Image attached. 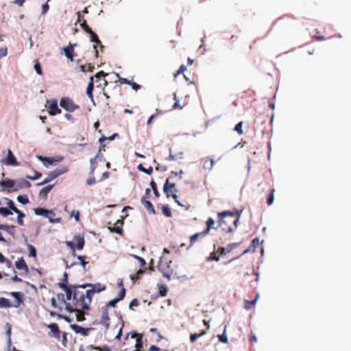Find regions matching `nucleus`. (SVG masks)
Here are the masks:
<instances>
[{"instance_id": "f257e3e1", "label": "nucleus", "mask_w": 351, "mask_h": 351, "mask_svg": "<svg viewBox=\"0 0 351 351\" xmlns=\"http://www.w3.org/2000/svg\"><path fill=\"white\" fill-rule=\"evenodd\" d=\"M85 285H76L71 290L72 306L77 309L89 310L92 302V297L88 289H86Z\"/></svg>"}, {"instance_id": "f03ea898", "label": "nucleus", "mask_w": 351, "mask_h": 351, "mask_svg": "<svg viewBox=\"0 0 351 351\" xmlns=\"http://www.w3.org/2000/svg\"><path fill=\"white\" fill-rule=\"evenodd\" d=\"M240 213L223 211L218 213L219 226L226 232H232L237 227Z\"/></svg>"}, {"instance_id": "7ed1b4c3", "label": "nucleus", "mask_w": 351, "mask_h": 351, "mask_svg": "<svg viewBox=\"0 0 351 351\" xmlns=\"http://www.w3.org/2000/svg\"><path fill=\"white\" fill-rule=\"evenodd\" d=\"M158 269L162 273V276L168 280H171L174 274V269L172 266V261L164 255L160 258Z\"/></svg>"}, {"instance_id": "20e7f679", "label": "nucleus", "mask_w": 351, "mask_h": 351, "mask_svg": "<svg viewBox=\"0 0 351 351\" xmlns=\"http://www.w3.org/2000/svg\"><path fill=\"white\" fill-rule=\"evenodd\" d=\"M15 299L14 302L12 304L10 300L5 298H0V308H19L23 302V294L21 292H11L10 293Z\"/></svg>"}, {"instance_id": "39448f33", "label": "nucleus", "mask_w": 351, "mask_h": 351, "mask_svg": "<svg viewBox=\"0 0 351 351\" xmlns=\"http://www.w3.org/2000/svg\"><path fill=\"white\" fill-rule=\"evenodd\" d=\"M182 173L183 171L182 170L178 173L176 171H171V176L166 180L162 189L163 192L166 194L167 197H169L172 193H176L178 192V189L176 187V184L170 182L172 176H178L179 175L180 179H181Z\"/></svg>"}, {"instance_id": "423d86ee", "label": "nucleus", "mask_w": 351, "mask_h": 351, "mask_svg": "<svg viewBox=\"0 0 351 351\" xmlns=\"http://www.w3.org/2000/svg\"><path fill=\"white\" fill-rule=\"evenodd\" d=\"M68 171L69 168L67 167L64 165L60 166L55 170L51 171L47 176V178L42 182L38 183L37 185L42 186L45 184H47L53 180L54 179H56L59 176L66 173Z\"/></svg>"}, {"instance_id": "0eeeda50", "label": "nucleus", "mask_w": 351, "mask_h": 351, "mask_svg": "<svg viewBox=\"0 0 351 351\" xmlns=\"http://www.w3.org/2000/svg\"><path fill=\"white\" fill-rule=\"evenodd\" d=\"M58 287L64 291L66 296V299L68 300H71V290L73 287H74L76 285H69L68 284V274L64 272L63 275V278L61 280V282H58Z\"/></svg>"}, {"instance_id": "6e6552de", "label": "nucleus", "mask_w": 351, "mask_h": 351, "mask_svg": "<svg viewBox=\"0 0 351 351\" xmlns=\"http://www.w3.org/2000/svg\"><path fill=\"white\" fill-rule=\"evenodd\" d=\"M60 106L69 112H74L80 108V106L74 103L69 97H64L60 100Z\"/></svg>"}, {"instance_id": "1a4fd4ad", "label": "nucleus", "mask_w": 351, "mask_h": 351, "mask_svg": "<svg viewBox=\"0 0 351 351\" xmlns=\"http://www.w3.org/2000/svg\"><path fill=\"white\" fill-rule=\"evenodd\" d=\"M56 297L57 301L65 308L66 311L69 313H73L75 311L72 304L70 302H66L68 300L63 293H58Z\"/></svg>"}, {"instance_id": "9d476101", "label": "nucleus", "mask_w": 351, "mask_h": 351, "mask_svg": "<svg viewBox=\"0 0 351 351\" xmlns=\"http://www.w3.org/2000/svg\"><path fill=\"white\" fill-rule=\"evenodd\" d=\"M109 321H110V317L108 315V311L106 308H105L102 310L101 319L100 321V323L105 326V330H104L105 335H107L108 330L110 328Z\"/></svg>"}, {"instance_id": "9b49d317", "label": "nucleus", "mask_w": 351, "mask_h": 351, "mask_svg": "<svg viewBox=\"0 0 351 351\" xmlns=\"http://www.w3.org/2000/svg\"><path fill=\"white\" fill-rule=\"evenodd\" d=\"M1 162L3 165H8V166H18L19 163L17 162V160L13 154L12 152L8 149V156L1 160Z\"/></svg>"}, {"instance_id": "f8f14e48", "label": "nucleus", "mask_w": 351, "mask_h": 351, "mask_svg": "<svg viewBox=\"0 0 351 351\" xmlns=\"http://www.w3.org/2000/svg\"><path fill=\"white\" fill-rule=\"evenodd\" d=\"M86 287H90V289H88L90 291V294L93 298V295L95 293H99L106 289V286L104 285H101V283L96 284H85Z\"/></svg>"}, {"instance_id": "ddd939ff", "label": "nucleus", "mask_w": 351, "mask_h": 351, "mask_svg": "<svg viewBox=\"0 0 351 351\" xmlns=\"http://www.w3.org/2000/svg\"><path fill=\"white\" fill-rule=\"evenodd\" d=\"M293 20V17L290 15H285L276 19L275 24L278 26L289 25Z\"/></svg>"}, {"instance_id": "4468645a", "label": "nucleus", "mask_w": 351, "mask_h": 351, "mask_svg": "<svg viewBox=\"0 0 351 351\" xmlns=\"http://www.w3.org/2000/svg\"><path fill=\"white\" fill-rule=\"evenodd\" d=\"M239 245V243H229L226 247H219L218 252L221 256H225Z\"/></svg>"}, {"instance_id": "2eb2a0df", "label": "nucleus", "mask_w": 351, "mask_h": 351, "mask_svg": "<svg viewBox=\"0 0 351 351\" xmlns=\"http://www.w3.org/2000/svg\"><path fill=\"white\" fill-rule=\"evenodd\" d=\"M76 44H69L67 47L64 48V51L66 57L71 61H73V58L76 55L74 51V47Z\"/></svg>"}, {"instance_id": "dca6fc26", "label": "nucleus", "mask_w": 351, "mask_h": 351, "mask_svg": "<svg viewBox=\"0 0 351 351\" xmlns=\"http://www.w3.org/2000/svg\"><path fill=\"white\" fill-rule=\"evenodd\" d=\"M16 182L10 179H6L0 182V186L4 189H8L9 192L13 191L12 190L16 187Z\"/></svg>"}, {"instance_id": "f3484780", "label": "nucleus", "mask_w": 351, "mask_h": 351, "mask_svg": "<svg viewBox=\"0 0 351 351\" xmlns=\"http://www.w3.org/2000/svg\"><path fill=\"white\" fill-rule=\"evenodd\" d=\"M48 112L49 114L54 116L61 113V110L58 106V103L56 100H53L48 107Z\"/></svg>"}, {"instance_id": "a211bd4d", "label": "nucleus", "mask_w": 351, "mask_h": 351, "mask_svg": "<svg viewBox=\"0 0 351 351\" xmlns=\"http://www.w3.org/2000/svg\"><path fill=\"white\" fill-rule=\"evenodd\" d=\"M34 213L36 215L43 216L45 217H48L49 214L56 217V213L53 210H49L43 208H36L34 209Z\"/></svg>"}, {"instance_id": "6ab92c4d", "label": "nucleus", "mask_w": 351, "mask_h": 351, "mask_svg": "<svg viewBox=\"0 0 351 351\" xmlns=\"http://www.w3.org/2000/svg\"><path fill=\"white\" fill-rule=\"evenodd\" d=\"M71 328L76 333H80L83 336H87L88 335L89 331L91 330V328H85L77 324H71Z\"/></svg>"}, {"instance_id": "aec40b11", "label": "nucleus", "mask_w": 351, "mask_h": 351, "mask_svg": "<svg viewBox=\"0 0 351 351\" xmlns=\"http://www.w3.org/2000/svg\"><path fill=\"white\" fill-rule=\"evenodd\" d=\"M16 184V187L12 191H18L23 188H30L32 186L31 183L25 179H19Z\"/></svg>"}, {"instance_id": "412c9836", "label": "nucleus", "mask_w": 351, "mask_h": 351, "mask_svg": "<svg viewBox=\"0 0 351 351\" xmlns=\"http://www.w3.org/2000/svg\"><path fill=\"white\" fill-rule=\"evenodd\" d=\"M123 224V222L122 221V219H119L117 220V223H115L113 226V227H108V229L110 230V232H116L117 234H122L123 232V229H122V226Z\"/></svg>"}, {"instance_id": "4be33fe9", "label": "nucleus", "mask_w": 351, "mask_h": 351, "mask_svg": "<svg viewBox=\"0 0 351 351\" xmlns=\"http://www.w3.org/2000/svg\"><path fill=\"white\" fill-rule=\"evenodd\" d=\"M206 235L207 234L206 233H204V231L200 232H197V233L193 234L190 237V245H189V247H192L194 245V243L198 241L199 239H202V238L205 237Z\"/></svg>"}, {"instance_id": "5701e85b", "label": "nucleus", "mask_w": 351, "mask_h": 351, "mask_svg": "<svg viewBox=\"0 0 351 351\" xmlns=\"http://www.w3.org/2000/svg\"><path fill=\"white\" fill-rule=\"evenodd\" d=\"M141 203L147 209V210L151 214H156V210L154 208L152 204L147 199H145V197L141 198Z\"/></svg>"}, {"instance_id": "b1692460", "label": "nucleus", "mask_w": 351, "mask_h": 351, "mask_svg": "<svg viewBox=\"0 0 351 351\" xmlns=\"http://www.w3.org/2000/svg\"><path fill=\"white\" fill-rule=\"evenodd\" d=\"M15 267L18 269L25 270V274H27L29 272L28 267L23 258H19L17 261H16Z\"/></svg>"}, {"instance_id": "393cba45", "label": "nucleus", "mask_w": 351, "mask_h": 351, "mask_svg": "<svg viewBox=\"0 0 351 351\" xmlns=\"http://www.w3.org/2000/svg\"><path fill=\"white\" fill-rule=\"evenodd\" d=\"M259 245H260V242H259V239H258V238H254V239L252 241V243H251V244H250V247H249L247 249L245 250L242 252L241 255H243V254H247V253H248V252H250V251L254 252V251H255V250H256V248Z\"/></svg>"}, {"instance_id": "a878e982", "label": "nucleus", "mask_w": 351, "mask_h": 351, "mask_svg": "<svg viewBox=\"0 0 351 351\" xmlns=\"http://www.w3.org/2000/svg\"><path fill=\"white\" fill-rule=\"evenodd\" d=\"M48 327L50 328L51 332L53 333V336L59 339L60 337V331L58 324L56 323L51 324Z\"/></svg>"}, {"instance_id": "bb28decb", "label": "nucleus", "mask_w": 351, "mask_h": 351, "mask_svg": "<svg viewBox=\"0 0 351 351\" xmlns=\"http://www.w3.org/2000/svg\"><path fill=\"white\" fill-rule=\"evenodd\" d=\"M206 228L204 230H203V231H204V233H206V234H208L210 232V230H211V229H213H213H216V228H217L216 227H215V226H215V220H214L213 218H211V217H209V218L207 219V221H206Z\"/></svg>"}, {"instance_id": "cd10ccee", "label": "nucleus", "mask_w": 351, "mask_h": 351, "mask_svg": "<svg viewBox=\"0 0 351 351\" xmlns=\"http://www.w3.org/2000/svg\"><path fill=\"white\" fill-rule=\"evenodd\" d=\"M93 88H94L93 77H90V81L88 82L87 88H86V94H87L88 97L91 100H93Z\"/></svg>"}, {"instance_id": "c85d7f7f", "label": "nucleus", "mask_w": 351, "mask_h": 351, "mask_svg": "<svg viewBox=\"0 0 351 351\" xmlns=\"http://www.w3.org/2000/svg\"><path fill=\"white\" fill-rule=\"evenodd\" d=\"M74 241L76 242L77 249H78L79 250H82L85 243L84 237L80 235L75 236Z\"/></svg>"}, {"instance_id": "c756f323", "label": "nucleus", "mask_w": 351, "mask_h": 351, "mask_svg": "<svg viewBox=\"0 0 351 351\" xmlns=\"http://www.w3.org/2000/svg\"><path fill=\"white\" fill-rule=\"evenodd\" d=\"M53 184L47 185L43 188L40 192H39V196L43 198H47V196L48 193L51 191V190L53 189Z\"/></svg>"}, {"instance_id": "7c9ffc66", "label": "nucleus", "mask_w": 351, "mask_h": 351, "mask_svg": "<svg viewBox=\"0 0 351 351\" xmlns=\"http://www.w3.org/2000/svg\"><path fill=\"white\" fill-rule=\"evenodd\" d=\"M38 158L43 162L44 165L45 166H48L50 165H52L54 161H59L62 159V158L58 159L48 158V157H43V156H38Z\"/></svg>"}, {"instance_id": "2f4dec72", "label": "nucleus", "mask_w": 351, "mask_h": 351, "mask_svg": "<svg viewBox=\"0 0 351 351\" xmlns=\"http://www.w3.org/2000/svg\"><path fill=\"white\" fill-rule=\"evenodd\" d=\"M220 256L221 255H219V254L218 252V250H214L206 258V261L208 262H210V261H218L219 260Z\"/></svg>"}, {"instance_id": "473e14b6", "label": "nucleus", "mask_w": 351, "mask_h": 351, "mask_svg": "<svg viewBox=\"0 0 351 351\" xmlns=\"http://www.w3.org/2000/svg\"><path fill=\"white\" fill-rule=\"evenodd\" d=\"M0 230H5L8 233H9L11 235H14L15 233L14 226H10L8 224H0Z\"/></svg>"}, {"instance_id": "72a5a7b5", "label": "nucleus", "mask_w": 351, "mask_h": 351, "mask_svg": "<svg viewBox=\"0 0 351 351\" xmlns=\"http://www.w3.org/2000/svg\"><path fill=\"white\" fill-rule=\"evenodd\" d=\"M74 311L76 312V319L77 322H82L85 320L84 313L82 311V309H77L75 307H74Z\"/></svg>"}, {"instance_id": "f704fd0d", "label": "nucleus", "mask_w": 351, "mask_h": 351, "mask_svg": "<svg viewBox=\"0 0 351 351\" xmlns=\"http://www.w3.org/2000/svg\"><path fill=\"white\" fill-rule=\"evenodd\" d=\"M5 330H6V336H7V338H8V346L9 347L11 345V330H12V326L11 325L9 324V323H7L5 324Z\"/></svg>"}, {"instance_id": "c9c22d12", "label": "nucleus", "mask_w": 351, "mask_h": 351, "mask_svg": "<svg viewBox=\"0 0 351 351\" xmlns=\"http://www.w3.org/2000/svg\"><path fill=\"white\" fill-rule=\"evenodd\" d=\"M258 297V295H257L255 299L252 301L245 300L244 307L247 310L250 309L253 306L256 304Z\"/></svg>"}, {"instance_id": "e433bc0d", "label": "nucleus", "mask_w": 351, "mask_h": 351, "mask_svg": "<svg viewBox=\"0 0 351 351\" xmlns=\"http://www.w3.org/2000/svg\"><path fill=\"white\" fill-rule=\"evenodd\" d=\"M137 169L139 171L144 172L148 175H151L153 172V168L152 167H149V168H145L143 167L142 164H139L137 167Z\"/></svg>"}, {"instance_id": "4c0bfd02", "label": "nucleus", "mask_w": 351, "mask_h": 351, "mask_svg": "<svg viewBox=\"0 0 351 351\" xmlns=\"http://www.w3.org/2000/svg\"><path fill=\"white\" fill-rule=\"evenodd\" d=\"M15 213L18 215L17 223L21 226H23L24 221L23 220V218L25 217V215L23 213H22L20 210H15Z\"/></svg>"}, {"instance_id": "58836bf2", "label": "nucleus", "mask_w": 351, "mask_h": 351, "mask_svg": "<svg viewBox=\"0 0 351 351\" xmlns=\"http://www.w3.org/2000/svg\"><path fill=\"white\" fill-rule=\"evenodd\" d=\"M205 334H206V331L205 330H202L199 333L191 334V335H190V341H191V342H192V343L195 342L199 337H202Z\"/></svg>"}, {"instance_id": "ea45409f", "label": "nucleus", "mask_w": 351, "mask_h": 351, "mask_svg": "<svg viewBox=\"0 0 351 351\" xmlns=\"http://www.w3.org/2000/svg\"><path fill=\"white\" fill-rule=\"evenodd\" d=\"M168 292L167 287L163 285H158V293L162 297L166 296Z\"/></svg>"}, {"instance_id": "a19ab883", "label": "nucleus", "mask_w": 351, "mask_h": 351, "mask_svg": "<svg viewBox=\"0 0 351 351\" xmlns=\"http://www.w3.org/2000/svg\"><path fill=\"white\" fill-rule=\"evenodd\" d=\"M275 189H272L270 191L269 195L267 197V204L268 205H271L274 200V193H275Z\"/></svg>"}, {"instance_id": "79ce46f5", "label": "nucleus", "mask_w": 351, "mask_h": 351, "mask_svg": "<svg viewBox=\"0 0 351 351\" xmlns=\"http://www.w3.org/2000/svg\"><path fill=\"white\" fill-rule=\"evenodd\" d=\"M161 208H162V213L165 216L168 217H170L172 216V213L168 206H167V205L162 206Z\"/></svg>"}, {"instance_id": "37998d69", "label": "nucleus", "mask_w": 351, "mask_h": 351, "mask_svg": "<svg viewBox=\"0 0 351 351\" xmlns=\"http://www.w3.org/2000/svg\"><path fill=\"white\" fill-rule=\"evenodd\" d=\"M51 306L53 308L58 309L59 311H62L64 308V306L62 305H60V304L54 298L51 299Z\"/></svg>"}, {"instance_id": "c03bdc74", "label": "nucleus", "mask_w": 351, "mask_h": 351, "mask_svg": "<svg viewBox=\"0 0 351 351\" xmlns=\"http://www.w3.org/2000/svg\"><path fill=\"white\" fill-rule=\"evenodd\" d=\"M94 69V66L91 64H88L87 65H82L80 66V71L82 72L89 71L92 72Z\"/></svg>"}, {"instance_id": "a18cd8bd", "label": "nucleus", "mask_w": 351, "mask_h": 351, "mask_svg": "<svg viewBox=\"0 0 351 351\" xmlns=\"http://www.w3.org/2000/svg\"><path fill=\"white\" fill-rule=\"evenodd\" d=\"M0 215L4 217L12 215V212L7 208L0 207Z\"/></svg>"}, {"instance_id": "49530a36", "label": "nucleus", "mask_w": 351, "mask_h": 351, "mask_svg": "<svg viewBox=\"0 0 351 351\" xmlns=\"http://www.w3.org/2000/svg\"><path fill=\"white\" fill-rule=\"evenodd\" d=\"M169 156L167 158V160H176L182 158V153H180L178 156L174 155L171 153V149H169Z\"/></svg>"}, {"instance_id": "de8ad7c7", "label": "nucleus", "mask_w": 351, "mask_h": 351, "mask_svg": "<svg viewBox=\"0 0 351 351\" xmlns=\"http://www.w3.org/2000/svg\"><path fill=\"white\" fill-rule=\"evenodd\" d=\"M150 186L152 187L153 191H154V195L156 196V197H159L160 196V193L159 191H158L157 189V185H156V183L154 181V180H152L150 182Z\"/></svg>"}, {"instance_id": "09e8293b", "label": "nucleus", "mask_w": 351, "mask_h": 351, "mask_svg": "<svg viewBox=\"0 0 351 351\" xmlns=\"http://www.w3.org/2000/svg\"><path fill=\"white\" fill-rule=\"evenodd\" d=\"M214 165V160L213 159H207L205 160L204 163V168L211 169Z\"/></svg>"}, {"instance_id": "8fccbe9b", "label": "nucleus", "mask_w": 351, "mask_h": 351, "mask_svg": "<svg viewBox=\"0 0 351 351\" xmlns=\"http://www.w3.org/2000/svg\"><path fill=\"white\" fill-rule=\"evenodd\" d=\"M42 176V173L37 171H34V175L33 176H27L26 178L27 179H29V180H36L37 179H38L39 178H40Z\"/></svg>"}, {"instance_id": "3c124183", "label": "nucleus", "mask_w": 351, "mask_h": 351, "mask_svg": "<svg viewBox=\"0 0 351 351\" xmlns=\"http://www.w3.org/2000/svg\"><path fill=\"white\" fill-rule=\"evenodd\" d=\"M8 199V202H7V206H8V208L10 210H11L12 212L14 211L15 213V210H19L14 205V203L13 202L12 200L11 199Z\"/></svg>"}, {"instance_id": "603ef678", "label": "nucleus", "mask_w": 351, "mask_h": 351, "mask_svg": "<svg viewBox=\"0 0 351 351\" xmlns=\"http://www.w3.org/2000/svg\"><path fill=\"white\" fill-rule=\"evenodd\" d=\"M226 326L225 327L223 334L218 335L219 341H221V343H228V337H227L226 332Z\"/></svg>"}, {"instance_id": "864d4df0", "label": "nucleus", "mask_w": 351, "mask_h": 351, "mask_svg": "<svg viewBox=\"0 0 351 351\" xmlns=\"http://www.w3.org/2000/svg\"><path fill=\"white\" fill-rule=\"evenodd\" d=\"M17 201L23 204L29 203V199L27 195H19L17 197Z\"/></svg>"}, {"instance_id": "5fc2aeb1", "label": "nucleus", "mask_w": 351, "mask_h": 351, "mask_svg": "<svg viewBox=\"0 0 351 351\" xmlns=\"http://www.w3.org/2000/svg\"><path fill=\"white\" fill-rule=\"evenodd\" d=\"M143 272H144L143 270H142L141 269H139L135 274H131L130 276V278L132 280L136 281L139 278V276L141 274H143Z\"/></svg>"}, {"instance_id": "6e6d98bb", "label": "nucleus", "mask_w": 351, "mask_h": 351, "mask_svg": "<svg viewBox=\"0 0 351 351\" xmlns=\"http://www.w3.org/2000/svg\"><path fill=\"white\" fill-rule=\"evenodd\" d=\"M90 35V38L91 42H97L99 43V39L97 36V35L91 29V32H88Z\"/></svg>"}, {"instance_id": "4d7b16f0", "label": "nucleus", "mask_w": 351, "mask_h": 351, "mask_svg": "<svg viewBox=\"0 0 351 351\" xmlns=\"http://www.w3.org/2000/svg\"><path fill=\"white\" fill-rule=\"evenodd\" d=\"M242 127H243L242 121H240L239 123H238L234 127V131H236L239 135H242L243 134Z\"/></svg>"}, {"instance_id": "13d9d810", "label": "nucleus", "mask_w": 351, "mask_h": 351, "mask_svg": "<svg viewBox=\"0 0 351 351\" xmlns=\"http://www.w3.org/2000/svg\"><path fill=\"white\" fill-rule=\"evenodd\" d=\"M125 295V289L124 287H122V289H121L118 295L117 296L116 299L118 300V301L119 302L124 298Z\"/></svg>"}, {"instance_id": "bf43d9fd", "label": "nucleus", "mask_w": 351, "mask_h": 351, "mask_svg": "<svg viewBox=\"0 0 351 351\" xmlns=\"http://www.w3.org/2000/svg\"><path fill=\"white\" fill-rule=\"evenodd\" d=\"M47 218H48L50 223H59L61 221V218H60V217L55 218V217H53L51 214H49V215H48V217H47Z\"/></svg>"}, {"instance_id": "052dcab7", "label": "nucleus", "mask_w": 351, "mask_h": 351, "mask_svg": "<svg viewBox=\"0 0 351 351\" xmlns=\"http://www.w3.org/2000/svg\"><path fill=\"white\" fill-rule=\"evenodd\" d=\"M80 26L82 28V29L86 32V33H88V32H91V28L87 25L86 23V21H84L81 24H80Z\"/></svg>"}, {"instance_id": "680f3d73", "label": "nucleus", "mask_w": 351, "mask_h": 351, "mask_svg": "<svg viewBox=\"0 0 351 351\" xmlns=\"http://www.w3.org/2000/svg\"><path fill=\"white\" fill-rule=\"evenodd\" d=\"M28 248H29V256L36 257V250L35 247L32 245H29Z\"/></svg>"}, {"instance_id": "e2e57ef3", "label": "nucleus", "mask_w": 351, "mask_h": 351, "mask_svg": "<svg viewBox=\"0 0 351 351\" xmlns=\"http://www.w3.org/2000/svg\"><path fill=\"white\" fill-rule=\"evenodd\" d=\"M34 69L36 71V72L38 74V75H42L43 74V71H42V69H41V66H40V64L39 63L38 61H36L35 64H34Z\"/></svg>"}, {"instance_id": "0e129e2a", "label": "nucleus", "mask_w": 351, "mask_h": 351, "mask_svg": "<svg viewBox=\"0 0 351 351\" xmlns=\"http://www.w3.org/2000/svg\"><path fill=\"white\" fill-rule=\"evenodd\" d=\"M132 256L139 261L141 267H143L145 265L146 262L144 258L134 254H132Z\"/></svg>"}, {"instance_id": "69168bd1", "label": "nucleus", "mask_w": 351, "mask_h": 351, "mask_svg": "<svg viewBox=\"0 0 351 351\" xmlns=\"http://www.w3.org/2000/svg\"><path fill=\"white\" fill-rule=\"evenodd\" d=\"M51 0H47V1L42 5V12H41L42 14H45V13H47L48 12V10L49 9V5H48V3Z\"/></svg>"}, {"instance_id": "338daca9", "label": "nucleus", "mask_w": 351, "mask_h": 351, "mask_svg": "<svg viewBox=\"0 0 351 351\" xmlns=\"http://www.w3.org/2000/svg\"><path fill=\"white\" fill-rule=\"evenodd\" d=\"M149 351H169L167 349H161L156 346H151Z\"/></svg>"}, {"instance_id": "774afa93", "label": "nucleus", "mask_w": 351, "mask_h": 351, "mask_svg": "<svg viewBox=\"0 0 351 351\" xmlns=\"http://www.w3.org/2000/svg\"><path fill=\"white\" fill-rule=\"evenodd\" d=\"M94 349L98 351H110L109 347L107 346H104L103 347L96 346Z\"/></svg>"}]
</instances>
